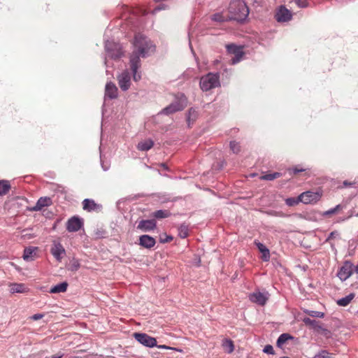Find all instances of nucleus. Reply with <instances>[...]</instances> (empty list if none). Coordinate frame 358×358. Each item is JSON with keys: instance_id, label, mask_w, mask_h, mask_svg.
<instances>
[{"instance_id": "nucleus-1", "label": "nucleus", "mask_w": 358, "mask_h": 358, "mask_svg": "<svg viewBox=\"0 0 358 358\" xmlns=\"http://www.w3.org/2000/svg\"><path fill=\"white\" fill-rule=\"evenodd\" d=\"M134 45L136 50L133 52L130 57V66L133 73V78L135 81H138L141 79V75L137 72L138 68L141 66L139 56L141 55L143 57H145L150 53L154 52L155 46L150 39H148L141 34L135 35Z\"/></svg>"}, {"instance_id": "nucleus-2", "label": "nucleus", "mask_w": 358, "mask_h": 358, "mask_svg": "<svg viewBox=\"0 0 358 358\" xmlns=\"http://www.w3.org/2000/svg\"><path fill=\"white\" fill-rule=\"evenodd\" d=\"M229 20L242 22L249 14V8L245 3L241 0H235L229 6Z\"/></svg>"}, {"instance_id": "nucleus-3", "label": "nucleus", "mask_w": 358, "mask_h": 358, "mask_svg": "<svg viewBox=\"0 0 358 358\" xmlns=\"http://www.w3.org/2000/svg\"><path fill=\"white\" fill-rule=\"evenodd\" d=\"M220 85V75L218 73H209L202 76L200 79V87L204 92H207Z\"/></svg>"}, {"instance_id": "nucleus-4", "label": "nucleus", "mask_w": 358, "mask_h": 358, "mask_svg": "<svg viewBox=\"0 0 358 358\" xmlns=\"http://www.w3.org/2000/svg\"><path fill=\"white\" fill-rule=\"evenodd\" d=\"M176 101L164 108L162 113L166 115L183 110L187 105V99L183 94L176 96Z\"/></svg>"}, {"instance_id": "nucleus-5", "label": "nucleus", "mask_w": 358, "mask_h": 358, "mask_svg": "<svg viewBox=\"0 0 358 358\" xmlns=\"http://www.w3.org/2000/svg\"><path fill=\"white\" fill-rule=\"evenodd\" d=\"M300 195V200L305 204L315 203L320 200L322 196V191L312 192L306 191Z\"/></svg>"}, {"instance_id": "nucleus-6", "label": "nucleus", "mask_w": 358, "mask_h": 358, "mask_svg": "<svg viewBox=\"0 0 358 358\" xmlns=\"http://www.w3.org/2000/svg\"><path fill=\"white\" fill-rule=\"evenodd\" d=\"M134 336L138 342L146 347L152 348L157 346V340L146 334L135 333Z\"/></svg>"}, {"instance_id": "nucleus-7", "label": "nucleus", "mask_w": 358, "mask_h": 358, "mask_svg": "<svg viewBox=\"0 0 358 358\" xmlns=\"http://www.w3.org/2000/svg\"><path fill=\"white\" fill-rule=\"evenodd\" d=\"M83 225V220L77 216H73L67 221L66 229L69 232H76L81 229Z\"/></svg>"}, {"instance_id": "nucleus-8", "label": "nucleus", "mask_w": 358, "mask_h": 358, "mask_svg": "<svg viewBox=\"0 0 358 358\" xmlns=\"http://www.w3.org/2000/svg\"><path fill=\"white\" fill-rule=\"evenodd\" d=\"M118 85L122 91L129 90L131 85V76L128 71H123L117 76Z\"/></svg>"}, {"instance_id": "nucleus-9", "label": "nucleus", "mask_w": 358, "mask_h": 358, "mask_svg": "<svg viewBox=\"0 0 358 358\" xmlns=\"http://www.w3.org/2000/svg\"><path fill=\"white\" fill-rule=\"evenodd\" d=\"M50 252L53 257L60 262L65 255L66 251L63 245L59 242H54L50 249Z\"/></svg>"}, {"instance_id": "nucleus-10", "label": "nucleus", "mask_w": 358, "mask_h": 358, "mask_svg": "<svg viewBox=\"0 0 358 358\" xmlns=\"http://www.w3.org/2000/svg\"><path fill=\"white\" fill-rule=\"evenodd\" d=\"M250 300L260 306H264L268 299V294L267 293H262L260 292H253L249 296Z\"/></svg>"}, {"instance_id": "nucleus-11", "label": "nucleus", "mask_w": 358, "mask_h": 358, "mask_svg": "<svg viewBox=\"0 0 358 358\" xmlns=\"http://www.w3.org/2000/svg\"><path fill=\"white\" fill-rule=\"evenodd\" d=\"M352 274V264L349 262H345L338 272V277L341 280H347Z\"/></svg>"}, {"instance_id": "nucleus-12", "label": "nucleus", "mask_w": 358, "mask_h": 358, "mask_svg": "<svg viewBox=\"0 0 358 358\" xmlns=\"http://www.w3.org/2000/svg\"><path fill=\"white\" fill-rule=\"evenodd\" d=\"M157 227L155 220H142L137 226V229L143 231H150L154 230Z\"/></svg>"}, {"instance_id": "nucleus-13", "label": "nucleus", "mask_w": 358, "mask_h": 358, "mask_svg": "<svg viewBox=\"0 0 358 358\" xmlns=\"http://www.w3.org/2000/svg\"><path fill=\"white\" fill-rule=\"evenodd\" d=\"M227 49L229 53L234 55L235 58L233 59L234 63L239 62L243 55V48L241 46L229 44L227 45Z\"/></svg>"}, {"instance_id": "nucleus-14", "label": "nucleus", "mask_w": 358, "mask_h": 358, "mask_svg": "<svg viewBox=\"0 0 358 358\" xmlns=\"http://www.w3.org/2000/svg\"><path fill=\"white\" fill-rule=\"evenodd\" d=\"M275 17L278 22H287L291 20L292 13L285 6H280Z\"/></svg>"}, {"instance_id": "nucleus-15", "label": "nucleus", "mask_w": 358, "mask_h": 358, "mask_svg": "<svg viewBox=\"0 0 358 358\" xmlns=\"http://www.w3.org/2000/svg\"><path fill=\"white\" fill-rule=\"evenodd\" d=\"M118 89L113 82H108L106 85L105 96L109 99H115L117 97Z\"/></svg>"}, {"instance_id": "nucleus-16", "label": "nucleus", "mask_w": 358, "mask_h": 358, "mask_svg": "<svg viewBox=\"0 0 358 358\" xmlns=\"http://www.w3.org/2000/svg\"><path fill=\"white\" fill-rule=\"evenodd\" d=\"M156 243L155 239L148 235H142L139 237V245L145 248H151Z\"/></svg>"}, {"instance_id": "nucleus-17", "label": "nucleus", "mask_w": 358, "mask_h": 358, "mask_svg": "<svg viewBox=\"0 0 358 358\" xmlns=\"http://www.w3.org/2000/svg\"><path fill=\"white\" fill-rule=\"evenodd\" d=\"M101 206L96 203L94 200L85 199L83 201V208L88 212L96 211L101 208Z\"/></svg>"}, {"instance_id": "nucleus-18", "label": "nucleus", "mask_w": 358, "mask_h": 358, "mask_svg": "<svg viewBox=\"0 0 358 358\" xmlns=\"http://www.w3.org/2000/svg\"><path fill=\"white\" fill-rule=\"evenodd\" d=\"M259 252L262 253L261 259L264 262H268L270 259L269 250L263 244L259 242H255Z\"/></svg>"}, {"instance_id": "nucleus-19", "label": "nucleus", "mask_w": 358, "mask_h": 358, "mask_svg": "<svg viewBox=\"0 0 358 358\" xmlns=\"http://www.w3.org/2000/svg\"><path fill=\"white\" fill-rule=\"evenodd\" d=\"M37 250L38 248L35 247H29L25 248L23 254L24 259L28 262L34 260L36 255Z\"/></svg>"}, {"instance_id": "nucleus-20", "label": "nucleus", "mask_w": 358, "mask_h": 358, "mask_svg": "<svg viewBox=\"0 0 358 358\" xmlns=\"http://www.w3.org/2000/svg\"><path fill=\"white\" fill-rule=\"evenodd\" d=\"M52 201L50 198L49 197H41L35 206L33 208V210L35 211L41 210L43 207L48 206L51 204Z\"/></svg>"}, {"instance_id": "nucleus-21", "label": "nucleus", "mask_w": 358, "mask_h": 358, "mask_svg": "<svg viewBox=\"0 0 358 358\" xmlns=\"http://www.w3.org/2000/svg\"><path fill=\"white\" fill-rule=\"evenodd\" d=\"M10 290L12 293H24L28 288L23 283H13L10 285Z\"/></svg>"}, {"instance_id": "nucleus-22", "label": "nucleus", "mask_w": 358, "mask_h": 358, "mask_svg": "<svg viewBox=\"0 0 358 358\" xmlns=\"http://www.w3.org/2000/svg\"><path fill=\"white\" fill-rule=\"evenodd\" d=\"M154 145L153 141L151 139H147L143 141H141L138 143L137 148L139 150L147 151L152 148Z\"/></svg>"}, {"instance_id": "nucleus-23", "label": "nucleus", "mask_w": 358, "mask_h": 358, "mask_svg": "<svg viewBox=\"0 0 358 358\" xmlns=\"http://www.w3.org/2000/svg\"><path fill=\"white\" fill-rule=\"evenodd\" d=\"M291 339H293V337L289 334H282L277 340V346L280 348H282L285 344Z\"/></svg>"}, {"instance_id": "nucleus-24", "label": "nucleus", "mask_w": 358, "mask_h": 358, "mask_svg": "<svg viewBox=\"0 0 358 358\" xmlns=\"http://www.w3.org/2000/svg\"><path fill=\"white\" fill-rule=\"evenodd\" d=\"M68 287V283L66 282L58 284L50 289V293H60L65 292Z\"/></svg>"}, {"instance_id": "nucleus-25", "label": "nucleus", "mask_w": 358, "mask_h": 358, "mask_svg": "<svg viewBox=\"0 0 358 358\" xmlns=\"http://www.w3.org/2000/svg\"><path fill=\"white\" fill-rule=\"evenodd\" d=\"M223 350L227 353H231L234 350V345L231 340L224 339L222 342Z\"/></svg>"}, {"instance_id": "nucleus-26", "label": "nucleus", "mask_w": 358, "mask_h": 358, "mask_svg": "<svg viewBox=\"0 0 358 358\" xmlns=\"http://www.w3.org/2000/svg\"><path fill=\"white\" fill-rule=\"evenodd\" d=\"M171 212L168 210H158L153 213L152 215L157 219H163L170 217Z\"/></svg>"}, {"instance_id": "nucleus-27", "label": "nucleus", "mask_w": 358, "mask_h": 358, "mask_svg": "<svg viewBox=\"0 0 358 358\" xmlns=\"http://www.w3.org/2000/svg\"><path fill=\"white\" fill-rule=\"evenodd\" d=\"M10 189V185L8 180H0V195L6 194Z\"/></svg>"}, {"instance_id": "nucleus-28", "label": "nucleus", "mask_w": 358, "mask_h": 358, "mask_svg": "<svg viewBox=\"0 0 358 358\" xmlns=\"http://www.w3.org/2000/svg\"><path fill=\"white\" fill-rule=\"evenodd\" d=\"M355 294H350L349 295L340 299L337 301V304L341 306H348L351 301L354 299Z\"/></svg>"}, {"instance_id": "nucleus-29", "label": "nucleus", "mask_w": 358, "mask_h": 358, "mask_svg": "<svg viewBox=\"0 0 358 358\" xmlns=\"http://www.w3.org/2000/svg\"><path fill=\"white\" fill-rule=\"evenodd\" d=\"M178 231L179 236L182 238H185L189 235L188 226L185 224H180L178 228Z\"/></svg>"}, {"instance_id": "nucleus-30", "label": "nucleus", "mask_w": 358, "mask_h": 358, "mask_svg": "<svg viewBox=\"0 0 358 358\" xmlns=\"http://www.w3.org/2000/svg\"><path fill=\"white\" fill-rule=\"evenodd\" d=\"M343 208H344L343 206L338 204V205L336 206L334 208H331L327 211H324L322 213V215L327 216V217H330L333 214H336V213H338L340 210H343Z\"/></svg>"}, {"instance_id": "nucleus-31", "label": "nucleus", "mask_w": 358, "mask_h": 358, "mask_svg": "<svg viewBox=\"0 0 358 358\" xmlns=\"http://www.w3.org/2000/svg\"><path fill=\"white\" fill-rule=\"evenodd\" d=\"M211 19L213 21L218 22H225L229 20V16H224L222 13H217L211 16Z\"/></svg>"}, {"instance_id": "nucleus-32", "label": "nucleus", "mask_w": 358, "mask_h": 358, "mask_svg": "<svg viewBox=\"0 0 358 358\" xmlns=\"http://www.w3.org/2000/svg\"><path fill=\"white\" fill-rule=\"evenodd\" d=\"M280 176H281V173H280L278 172H275V173H268V174H265L264 176H262L260 177V178L262 180H273L275 178H279Z\"/></svg>"}, {"instance_id": "nucleus-33", "label": "nucleus", "mask_w": 358, "mask_h": 358, "mask_svg": "<svg viewBox=\"0 0 358 358\" xmlns=\"http://www.w3.org/2000/svg\"><path fill=\"white\" fill-rule=\"evenodd\" d=\"M301 201L300 200V195L295 198L291 197L285 199V203L289 206H294L299 204Z\"/></svg>"}, {"instance_id": "nucleus-34", "label": "nucleus", "mask_w": 358, "mask_h": 358, "mask_svg": "<svg viewBox=\"0 0 358 358\" xmlns=\"http://www.w3.org/2000/svg\"><path fill=\"white\" fill-rule=\"evenodd\" d=\"M197 117V111L194 108H190L188 111L187 121L189 124L190 121L194 122Z\"/></svg>"}, {"instance_id": "nucleus-35", "label": "nucleus", "mask_w": 358, "mask_h": 358, "mask_svg": "<svg viewBox=\"0 0 358 358\" xmlns=\"http://www.w3.org/2000/svg\"><path fill=\"white\" fill-rule=\"evenodd\" d=\"M229 147H230L231 150L234 153L237 154L241 151V146H240L239 143L235 141L230 142Z\"/></svg>"}, {"instance_id": "nucleus-36", "label": "nucleus", "mask_w": 358, "mask_h": 358, "mask_svg": "<svg viewBox=\"0 0 358 358\" xmlns=\"http://www.w3.org/2000/svg\"><path fill=\"white\" fill-rule=\"evenodd\" d=\"M314 358H333L332 354L326 350H322L318 354L315 355Z\"/></svg>"}, {"instance_id": "nucleus-37", "label": "nucleus", "mask_w": 358, "mask_h": 358, "mask_svg": "<svg viewBox=\"0 0 358 358\" xmlns=\"http://www.w3.org/2000/svg\"><path fill=\"white\" fill-rule=\"evenodd\" d=\"M303 321L306 325L313 326L314 327H316L318 324L317 321L315 320H311L309 317H305Z\"/></svg>"}, {"instance_id": "nucleus-38", "label": "nucleus", "mask_w": 358, "mask_h": 358, "mask_svg": "<svg viewBox=\"0 0 358 358\" xmlns=\"http://www.w3.org/2000/svg\"><path fill=\"white\" fill-rule=\"evenodd\" d=\"M356 183H357V182L355 180H352V181L345 180L343 182V185H341L340 187L345 188V187H352V185H355Z\"/></svg>"}, {"instance_id": "nucleus-39", "label": "nucleus", "mask_w": 358, "mask_h": 358, "mask_svg": "<svg viewBox=\"0 0 358 358\" xmlns=\"http://www.w3.org/2000/svg\"><path fill=\"white\" fill-rule=\"evenodd\" d=\"M296 3L301 8H306L308 6V0H296Z\"/></svg>"}, {"instance_id": "nucleus-40", "label": "nucleus", "mask_w": 358, "mask_h": 358, "mask_svg": "<svg viewBox=\"0 0 358 358\" xmlns=\"http://www.w3.org/2000/svg\"><path fill=\"white\" fill-rule=\"evenodd\" d=\"M264 352L267 354L273 355L274 353V350L273 347L271 345H267L264 348Z\"/></svg>"}, {"instance_id": "nucleus-41", "label": "nucleus", "mask_w": 358, "mask_h": 358, "mask_svg": "<svg viewBox=\"0 0 358 358\" xmlns=\"http://www.w3.org/2000/svg\"><path fill=\"white\" fill-rule=\"evenodd\" d=\"M305 169H299L297 167H294L292 169H289V171L290 173H293L294 175L298 174L299 173L304 171Z\"/></svg>"}, {"instance_id": "nucleus-42", "label": "nucleus", "mask_w": 358, "mask_h": 358, "mask_svg": "<svg viewBox=\"0 0 358 358\" xmlns=\"http://www.w3.org/2000/svg\"><path fill=\"white\" fill-rule=\"evenodd\" d=\"M308 314H309V315H310L312 317H324L323 313L317 312V311H311Z\"/></svg>"}, {"instance_id": "nucleus-43", "label": "nucleus", "mask_w": 358, "mask_h": 358, "mask_svg": "<svg viewBox=\"0 0 358 358\" xmlns=\"http://www.w3.org/2000/svg\"><path fill=\"white\" fill-rule=\"evenodd\" d=\"M79 268H80V263L78 262V261L75 260L71 264V271H77Z\"/></svg>"}, {"instance_id": "nucleus-44", "label": "nucleus", "mask_w": 358, "mask_h": 358, "mask_svg": "<svg viewBox=\"0 0 358 358\" xmlns=\"http://www.w3.org/2000/svg\"><path fill=\"white\" fill-rule=\"evenodd\" d=\"M338 235V232L337 231H334L331 232L329 234L328 238H327L326 241H329L330 240L334 238Z\"/></svg>"}, {"instance_id": "nucleus-45", "label": "nucleus", "mask_w": 358, "mask_h": 358, "mask_svg": "<svg viewBox=\"0 0 358 358\" xmlns=\"http://www.w3.org/2000/svg\"><path fill=\"white\" fill-rule=\"evenodd\" d=\"M43 317H44V314L37 313V314H34V315H32L31 318L33 320H38L42 319Z\"/></svg>"}, {"instance_id": "nucleus-46", "label": "nucleus", "mask_w": 358, "mask_h": 358, "mask_svg": "<svg viewBox=\"0 0 358 358\" xmlns=\"http://www.w3.org/2000/svg\"><path fill=\"white\" fill-rule=\"evenodd\" d=\"M173 240V237L171 236H166V238L165 240H162L161 239L160 241L162 243H169V242H171V241Z\"/></svg>"}, {"instance_id": "nucleus-47", "label": "nucleus", "mask_w": 358, "mask_h": 358, "mask_svg": "<svg viewBox=\"0 0 358 358\" xmlns=\"http://www.w3.org/2000/svg\"><path fill=\"white\" fill-rule=\"evenodd\" d=\"M63 356L64 355L62 352H58L52 355L51 358H62Z\"/></svg>"}, {"instance_id": "nucleus-48", "label": "nucleus", "mask_w": 358, "mask_h": 358, "mask_svg": "<svg viewBox=\"0 0 358 358\" xmlns=\"http://www.w3.org/2000/svg\"><path fill=\"white\" fill-rule=\"evenodd\" d=\"M350 216L348 217H343V218H340L337 220V222H343L345 220H346L347 219H348Z\"/></svg>"}, {"instance_id": "nucleus-49", "label": "nucleus", "mask_w": 358, "mask_h": 358, "mask_svg": "<svg viewBox=\"0 0 358 358\" xmlns=\"http://www.w3.org/2000/svg\"><path fill=\"white\" fill-rule=\"evenodd\" d=\"M158 348H162V349H168V348H169V347H167L166 345H159Z\"/></svg>"}, {"instance_id": "nucleus-50", "label": "nucleus", "mask_w": 358, "mask_h": 358, "mask_svg": "<svg viewBox=\"0 0 358 358\" xmlns=\"http://www.w3.org/2000/svg\"><path fill=\"white\" fill-rule=\"evenodd\" d=\"M161 10V8H155V9L154 10V12H155L156 10Z\"/></svg>"}, {"instance_id": "nucleus-51", "label": "nucleus", "mask_w": 358, "mask_h": 358, "mask_svg": "<svg viewBox=\"0 0 358 358\" xmlns=\"http://www.w3.org/2000/svg\"><path fill=\"white\" fill-rule=\"evenodd\" d=\"M280 358H289L288 357H280Z\"/></svg>"}, {"instance_id": "nucleus-52", "label": "nucleus", "mask_w": 358, "mask_h": 358, "mask_svg": "<svg viewBox=\"0 0 358 358\" xmlns=\"http://www.w3.org/2000/svg\"><path fill=\"white\" fill-rule=\"evenodd\" d=\"M357 271H358V266H357Z\"/></svg>"}]
</instances>
